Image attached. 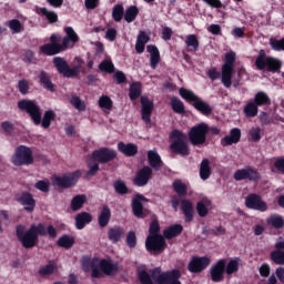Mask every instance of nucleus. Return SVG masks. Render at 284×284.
<instances>
[{"instance_id":"nucleus-1","label":"nucleus","mask_w":284,"mask_h":284,"mask_svg":"<svg viewBox=\"0 0 284 284\" xmlns=\"http://www.w3.org/2000/svg\"><path fill=\"white\" fill-rule=\"evenodd\" d=\"M48 234L50 239H57V229L53 225L45 227L44 223L31 224L27 231L23 224L16 226V236L24 250L37 247L39 236H48Z\"/></svg>"},{"instance_id":"nucleus-2","label":"nucleus","mask_w":284,"mask_h":284,"mask_svg":"<svg viewBox=\"0 0 284 284\" xmlns=\"http://www.w3.org/2000/svg\"><path fill=\"white\" fill-rule=\"evenodd\" d=\"M65 37H61L57 33L50 36V43L40 47V52L45 54V57H54L55 54H61L65 50H70L79 43V34L72 27L64 28Z\"/></svg>"},{"instance_id":"nucleus-3","label":"nucleus","mask_w":284,"mask_h":284,"mask_svg":"<svg viewBox=\"0 0 284 284\" xmlns=\"http://www.w3.org/2000/svg\"><path fill=\"white\" fill-rule=\"evenodd\" d=\"M18 109L21 112H27L30 116L33 125H41L44 130H48L52 125V121H57V113L53 110H48L44 114L41 112V106L37 101L22 99L18 102Z\"/></svg>"},{"instance_id":"nucleus-4","label":"nucleus","mask_w":284,"mask_h":284,"mask_svg":"<svg viewBox=\"0 0 284 284\" xmlns=\"http://www.w3.org/2000/svg\"><path fill=\"white\" fill-rule=\"evenodd\" d=\"M83 272H90L92 278H103L105 276H114L119 272V264H113L106 258L99 261V257H90V255L82 256Z\"/></svg>"},{"instance_id":"nucleus-5","label":"nucleus","mask_w":284,"mask_h":284,"mask_svg":"<svg viewBox=\"0 0 284 284\" xmlns=\"http://www.w3.org/2000/svg\"><path fill=\"white\" fill-rule=\"evenodd\" d=\"M179 94L184 99V101H186V103H190V105L194 106V109L200 112V114H203V116H211L212 112H214L212 105H210V103L205 102L203 99L199 98L194 91L180 88Z\"/></svg>"},{"instance_id":"nucleus-6","label":"nucleus","mask_w":284,"mask_h":284,"mask_svg":"<svg viewBox=\"0 0 284 284\" xmlns=\"http://www.w3.org/2000/svg\"><path fill=\"white\" fill-rule=\"evenodd\" d=\"M255 67L256 70H265L266 72L276 74L281 72V68H283V62L278 58L267 55L265 49H261L255 59Z\"/></svg>"},{"instance_id":"nucleus-7","label":"nucleus","mask_w":284,"mask_h":284,"mask_svg":"<svg viewBox=\"0 0 284 284\" xmlns=\"http://www.w3.org/2000/svg\"><path fill=\"white\" fill-rule=\"evenodd\" d=\"M170 150L179 156H190V146L187 145V135L178 129L170 133Z\"/></svg>"},{"instance_id":"nucleus-8","label":"nucleus","mask_w":284,"mask_h":284,"mask_svg":"<svg viewBox=\"0 0 284 284\" xmlns=\"http://www.w3.org/2000/svg\"><path fill=\"white\" fill-rule=\"evenodd\" d=\"M236 63V53L234 51L226 52L224 63L222 65V84L224 88H232V77H234V64Z\"/></svg>"},{"instance_id":"nucleus-9","label":"nucleus","mask_w":284,"mask_h":284,"mask_svg":"<svg viewBox=\"0 0 284 284\" xmlns=\"http://www.w3.org/2000/svg\"><path fill=\"white\" fill-rule=\"evenodd\" d=\"M209 133H210V125L205 123H200L197 125L192 126L187 133L191 145H194L196 148H201V145H205Z\"/></svg>"},{"instance_id":"nucleus-10","label":"nucleus","mask_w":284,"mask_h":284,"mask_svg":"<svg viewBox=\"0 0 284 284\" xmlns=\"http://www.w3.org/2000/svg\"><path fill=\"white\" fill-rule=\"evenodd\" d=\"M11 163H13L16 168H21V165H32V163H34L32 149L26 145L17 146L14 153L11 156Z\"/></svg>"},{"instance_id":"nucleus-11","label":"nucleus","mask_w":284,"mask_h":284,"mask_svg":"<svg viewBox=\"0 0 284 284\" xmlns=\"http://www.w3.org/2000/svg\"><path fill=\"white\" fill-rule=\"evenodd\" d=\"M53 65L58 73L62 74L64 79H75V77H79V73L81 72V65L70 68L68 61L61 57L53 58Z\"/></svg>"},{"instance_id":"nucleus-12","label":"nucleus","mask_w":284,"mask_h":284,"mask_svg":"<svg viewBox=\"0 0 284 284\" xmlns=\"http://www.w3.org/2000/svg\"><path fill=\"white\" fill-rule=\"evenodd\" d=\"M81 178V171L77 170L71 173H64L62 176H55L53 179V185L61 187L62 190H70L77 185V181Z\"/></svg>"},{"instance_id":"nucleus-13","label":"nucleus","mask_w":284,"mask_h":284,"mask_svg":"<svg viewBox=\"0 0 284 284\" xmlns=\"http://www.w3.org/2000/svg\"><path fill=\"white\" fill-rule=\"evenodd\" d=\"M146 252L150 254H163L168 243L165 242V236L163 235H149L145 240Z\"/></svg>"},{"instance_id":"nucleus-14","label":"nucleus","mask_w":284,"mask_h":284,"mask_svg":"<svg viewBox=\"0 0 284 284\" xmlns=\"http://www.w3.org/2000/svg\"><path fill=\"white\" fill-rule=\"evenodd\" d=\"M233 179L235 181H251L252 183H258V181H261V173H258V170L247 166L235 171Z\"/></svg>"},{"instance_id":"nucleus-15","label":"nucleus","mask_w":284,"mask_h":284,"mask_svg":"<svg viewBox=\"0 0 284 284\" xmlns=\"http://www.w3.org/2000/svg\"><path fill=\"white\" fill-rule=\"evenodd\" d=\"M92 159L97 163H110L116 159V150L110 148H100L92 152Z\"/></svg>"},{"instance_id":"nucleus-16","label":"nucleus","mask_w":284,"mask_h":284,"mask_svg":"<svg viewBox=\"0 0 284 284\" xmlns=\"http://www.w3.org/2000/svg\"><path fill=\"white\" fill-rule=\"evenodd\" d=\"M227 263L226 258L219 260L210 268V277L213 283H223L225 281V265Z\"/></svg>"},{"instance_id":"nucleus-17","label":"nucleus","mask_w":284,"mask_h":284,"mask_svg":"<svg viewBox=\"0 0 284 284\" xmlns=\"http://www.w3.org/2000/svg\"><path fill=\"white\" fill-rule=\"evenodd\" d=\"M245 205L248 210L267 212V202L263 201V197L256 193H251L245 197Z\"/></svg>"},{"instance_id":"nucleus-18","label":"nucleus","mask_w":284,"mask_h":284,"mask_svg":"<svg viewBox=\"0 0 284 284\" xmlns=\"http://www.w3.org/2000/svg\"><path fill=\"white\" fill-rule=\"evenodd\" d=\"M210 265V257L207 256H193L187 265L189 272L191 274H201L204 270H207Z\"/></svg>"},{"instance_id":"nucleus-19","label":"nucleus","mask_w":284,"mask_h":284,"mask_svg":"<svg viewBox=\"0 0 284 284\" xmlns=\"http://www.w3.org/2000/svg\"><path fill=\"white\" fill-rule=\"evenodd\" d=\"M17 201L20 205H22L23 211L28 212V214H32V212H34V209L37 207V200H34L32 193L28 191L22 192L17 197Z\"/></svg>"},{"instance_id":"nucleus-20","label":"nucleus","mask_w":284,"mask_h":284,"mask_svg":"<svg viewBox=\"0 0 284 284\" xmlns=\"http://www.w3.org/2000/svg\"><path fill=\"white\" fill-rule=\"evenodd\" d=\"M152 174H153L152 168L143 166L136 172L135 178L133 179V185H136V187H145V185L150 183V179H152Z\"/></svg>"},{"instance_id":"nucleus-21","label":"nucleus","mask_w":284,"mask_h":284,"mask_svg":"<svg viewBox=\"0 0 284 284\" xmlns=\"http://www.w3.org/2000/svg\"><path fill=\"white\" fill-rule=\"evenodd\" d=\"M148 201V197L144 196L143 194H135L134 197L132 199L131 207L134 216L136 219H145L148 214L143 212V202Z\"/></svg>"},{"instance_id":"nucleus-22","label":"nucleus","mask_w":284,"mask_h":284,"mask_svg":"<svg viewBox=\"0 0 284 284\" xmlns=\"http://www.w3.org/2000/svg\"><path fill=\"white\" fill-rule=\"evenodd\" d=\"M141 116L144 123H152V112H154V102L150 99L142 97L141 98Z\"/></svg>"},{"instance_id":"nucleus-23","label":"nucleus","mask_w":284,"mask_h":284,"mask_svg":"<svg viewBox=\"0 0 284 284\" xmlns=\"http://www.w3.org/2000/svg\"><path fill=\"white\" fill-rule=\"evenodd\" d=\"M180 278L181 271L174 268L172 271L163 272V275L159 278V284H183Z\"/></svg>"},{"instance_id":"nucleus-24","label":"nucleus","mask_w":284,"mask_h":284,"mask_svg":"<svg viewBox=\"0 0 284 284\" xmlns=\"http://www.w3.org/2000/svg\"><path fill=\"white\" fill-rule=\"evenodd\" d=\"M112 220V210L108 204H103L100 213L98 214V225L99 227H108L110 221Z\"/></svg>"},{"instance_id":"nucleus-25","label":"nucleus","mask_w":284,"mask_h":284,"mask_svg":"<svg viewBox=\"0 0 284 284\" xmlns=\"http://www.w3.org/2000/svg\"><path fill=\"white\" fill-rule=\"evenodd\" d=\"M241 141V129L234 128L230 131V135H226L221 139V145L227 148L234 145Z\"/></svg>"},{"instance_id":"nucleus-26","label":"nucleus","mask_w":284,"mask_h":284,"mask_svg":"<svg viewBox=\"0 0 284 284\" xmlns=\"http://www.w3.org/2000/svg\"><path fill=\"white\" fill-rule=\"evenodd\" d=\"M146 52L151 54L150 57V65L152 70H156L159 63H161V52H159V48L154 44L146 45Z\"/></svg>"},{"instance_id":"nucleus-27","label":"nucleus","mask_w":284,"mask_h":284,"mask_svg":"<svg viewBox=\"0 0 284 284\" xmlns=\"http://www.w3.org/2000/svg\"><path fill=\"white\" fill-rule=\"evenodd\" d=\"M118 150L121 154H124V156H136L139 154V146L134 143L125 144L124 142H119Z\"/></svg>"},{"instance_id":"nucleus-28","label":"nucleus","mask_w":284,"mask_h":284,"mask_svg":"<svg viewBox=\"0 0 284 284\" xmlns=\"http://www.w3.org/2000/svg\"><path fill=\"white\" fill-rule=\"evenodd\" d=\"M125 236L123 226H113L108 230V239L111 243H119Z\"/></svg>"},{"instance_id":"nucleus-29","label":"nucleus","mask_w":284,"mask_h":284,"mask_svg":"<svg viewBox=\"0 0 284 284\" xmlns=\"http://www.w3.org/2000/svg\"><path fill=\"white\" fill-rule=\"evenodd\" d=\"M182 212L185 217V223H192L194 221V206L190 200H182L181 201Z\"/></svg>"},{"instance_id":"nucleus-30","label":"nucleus","mask_w":284,"mask_h":284,"mask_svg":"<svg viewBox=\"0 0 284 284\" xmlns=\"http://www.w3.org/2000/svg\"><path fill=\"white\" fill-rule=\"evenodd\" d=\"M181 234H183V225L181 224H173L163 231V236L168 241L176 239V236H181Z\"/></svg>"},{"instance_id":"nucleus-31","label":"nucleus","mask_w":284,"mask_h":284,"mask_svg":"<svg viewBox=\"0 0 284 284\" xmlns=\"http://www.w3.org/2000/svg\"><path fill=\"white\" fill-rule=\"evenodd\" d=\"M148 161L149 165H151L155 172H159V170L163 168V160H161V155H159L156 151L151 150L148 152Z\"/></svg>"},{"instance_id":"nucleus-32","label":"nucleus","mask_w":284,"mask_h":284,"mask_svg":"<svg viewBox=\"0 0 284 284\" xmlns=\"http://www.w3.org/2000/svg\"><path fill=\"white\" fill-rule=\"evenodd\" d=\"M38 79L44 90H48L49 92H54V83H52V78L50 77V73L42 70L40 71Z\"/></svg>"},{"instance_id":"nucleus-33","label":"nucleus","mask_w":284,"mask_h":284,"mask_svg":"<svg viewBox=\"0 0 284 284\" xmlns=\"http://www.w3.org/2000/svg\"><path fill=\"white\" fill-rule=\"evenodd\" d=\"M92 223V214L88 212H81L75 215V227L77 230H83L85 225Z\"/></svg>"},{"instance_id":"nucleus-34","label":"nucleus","mask_w":284,"mask_h":284,"mask_svg":"<svg viewBox=\"0 0 284 284\" xmlns=\"http://www.w3.org/2000/svg\"><path fill=\"white\" fill-rule=\"evenodd\" d=\"M88 203V196L85 194H78L73 196L70 203L72 212H79L83 209V205Z\"/></svg>"},{"instance_id":"nucleus-35","label":"nucleus","mask_w":284,"mask_h":284,"mask_svg":"<svg viewBox=\"0 0 284 284\" xmlns=\"http://www.w3.org/2000/svg\"><path fill=\"white\" fill-rule=\"evenodd\" d=\"M59 266H57V263L50 262L49 264L41 266L38 271V274L39 276H41V278H47V276H52V274H57Z\"/></svg>"},{"instance_id":"nucleus-36","label":"nucleus","mask_w":284,"mask_h":284,"mask_svg":"<svg viewBox=\"0 0 284 284\" xmlns=\"http://www.w3.org/2000/svg\"><path fill=\"white\" fill-rule=\"evenodd\" d=\"M212 176V166H210V160L203 159L200 163V179L202 181H207Z\"/></svg>"},{"instance_id":"nucleus-37","label":"nucleus","mask_w":284,"mask_h":284,"mask_svg":"<svg viewBox=\"0 0 284 284\" xmlns=\"http://www.w3.org/2000/svg\"><path fill=\"white\" fill-rule=\"evenodd\" d=\"M253 102L257 104V108H263V105H271L272 100L270 99V95H267L264 91H258L254 98Z\"/></svg>"},{"instance_id":"nucleus-38","label":"nucleus","mask_w":284,"mask_h":284,"mask_svg":"<svg viewBox=\"0 0 284 284\" xmlns=\"http://www.w3.org/2000/svg\"><path fill=\"white\" fill-rule=\"evenodd\" d=\"M243 113L246 119H254V116L258 115V106L254 101H248L246 105L243 108Z\"/></svg>"},{"instance_id":"nucleus-39","label":"nucleus","mask_w":284,"mask_h":284,"mask_svg":"<svg viewBox=\"0 0 284 284\" xmlns=\"http://www.w3.org/2000/svg\"><path fill=\"white\" fill-rule=\"evenodd\" d=\"M267 225L274 227V230H283L284 219L278 214H272L266 220Z\"/></svg>"},{"instance_id":"nucleus-40","label":"nucleus","mask_w":284,"mask_h":284,"mask_svg":"<svg viewBox=\"0 0 284 284\" xmlns=\"http://www.w3.org/2000/svg\"><path fill=\"white\" fill-rule=\"evenodd\" d=\"M57 245L59 247H63L64 250H72V247H74V237L64 234L58 239Z\"/></svg>"},{"instance_id":"nucleus-41","label":"nucleus","mask_w":284,"mask_h":284,"mask_svg":"<svg viewBox=\"0 0 284 284\" xmlns=\"http://www.w3.org/2000/svg\"><path fill=\"white\" fill-rule=\"evenodd\" d=\"M38 14H41L42 17H45L47 21H49V23H57V21H59V14H57V12L54 11H50L48 10V8L43 7V8H39L37 10Z\"/></svg>"},{"instance_id":"nucleus-42","label":"nucleus","mask_w":284,"mask_h":284,"mask_svg":"<svg viewBox=\"0 0 284 284\" xmlns=\"http://www.w3.org/2000/svg\"><path fill=\"white\" fill-rule=\"evenodd\" d=\"M212 205V201L205 199L201 200L196 203V212L201 219H205L207 216L210 210H207V206Z\"/></svg>"},{"instance_id":"nucleus-43","label":"nucleus","mask_w":284,"mask_h":284,"mask_svg":"<svg viewBox=\"0 0 284 284\" xmlns=\"http://www.w3.org/2000/svg\"><path fill=\"white\" fill-rule=\"evenodd\" d=\"M123 17H125V8H123V4L121 3L115 4L112 9L113 21H115V23H121Z\"/></svg>"},{"instance_id":"nucleus-44","label":"nucleus","mask_w":284,"mask_h":284,"mask_svg":"<svg viewBox=\"0 0 284 284\" xmlns=\"http://www.w3.org/2000/svg\"><path fill=\"white\" fill-rule=\"evenodd\" d=\"M136 17H139L138 6H131L124 12V21H126V23H132V21L136 20Z\"/></svg>"},{"instance_id":"nucleus-45","label":"nucleus","mask_w":284,"mask_h":284,"mask_svg":"<svg viewBox=\"0 0 284 284\" xmlns=\"http://www.w3.org/2000/svg\"><path fill=\"white\" fill-rule=\"evenodd\" d=\"M171 108L175 114H185V104L176 97L171 98Z\"/></svg>"},{"instance_id":"nucleus-46","label":"nucleus","mask_w":284,"mask_h":284,"mask_svg":"<svg viewBox=\"0 0 284 284\" xmlns=\"http://www.w3.org/2000/svg\"><path fill=\"white\" fill-rule=\"evenodd\" d=\"M185 44L189 47L187 52H197L199 39L194 34H189L185 40Z\"/></svg>"},{"instance_id":"nucleus-47","label":"nucleus","mask_w":284,"mask_h":284,"mask_svg":"<svg viewBox=\"0 0 284 284\" xmlns=\"http://www.w3.org/2000/svg\"><path fill=\"white\" fill-rule=\"evenodd\" d=\"M239 261H241V258L235 257L225 265L224 272L226 276H232V274H236V272H239Z\"/></svg>"},{"instance_id":"nucleus-48","label":"nucleus","mask_w":284,"mask_h":284,"mask_svg":"<svg viewBox=\"0 0 284 284\" xmlns=\"http://www.w3.org/2000/svg\"><path fill=\"white\" fill-rule=\"evenodd\" d=\"M114 191L116 194H120V196H124V194H130V189H128V184H125V181L118 180L113 183Z\"/></svg>"},{"instance_id":"nucleus-49","label":"nucleus","mask_w":284,"mask_h":284,"mask_svg":"<svg viewBox=\"0 0 284 284\" xmlns=\"http://www.w3.org/2000/svg\"><path fill=\"white\" fill-rule=\"evenodd\" d=\"M139 97H141V83L133 82L129 89V99L131 101H136Z\"/></svg>"},{"instance_id":"nucleus-50","label":"nucleus","mask_w":284,"mask_h":284,"mask_svg":"<svg viewBox=\"0 0 284 284\" xmlns=\"http://www.w3.org/2000/svg\"><path fill=\"white\" fill-rule=\"evenodd\" d=\"M270 260L275 265H284V251H272L270 253Z\"/></svg>"},{"instance_id":"nucleus-51","label":"nucleus","mask_w":284,"mask_h":284,"mask_svg":"<svg viewBox=\"0 0 284 284\" xmlns=\"http://www.w3.org/2000/svg\"><path fill=\"white\" fill-rule=\"evenodd\" d=\"M173 190L179 196H185V194H187V185L181 180H175L173 182Z\"/></svg>"},{"instance_id":"nucleus-52","label":"nucleus","mask_w":284,"mask_h":284,"mask_svg":"<svg viewBox=\"0 0 284 284\" xmlns=\"http://www.w3.org/2000/svg\"><path fill=\"white\" fill-rule=\"evenodd\" d=\"M268 43L274 52H284V38L280 40L276 38H271Z\"/></svg>"},{"instance_id":"nucleus-53","label":"nucleus","mask_w":284,"mask_h":284,"mask_svg":"<svg viewBox=\"0 0 284 284\" xmlns=\"http://www.w3.org/2000/svg\"><path fill=\"white\" fill-rule=\"evenodd\" d=\"M99 70H101V72H108V74H113L114 63L111 60H103L99 64Z\"/></svg>"},{"instance_id":"nucleus-54","label":"nucleus","mask_w":284,"mask_h":284,"mask_svg":"<svg viewBox=\"0 0 284 284\" xmlns=\"http://www.w3.org/2000/svg\"><path fill=\"white\" fill-rule=\"evenodd\" d=\"M161 224L158 220H153L149 227V236H162L161 235Z\"/></svg>"},{"instance_id":"nucleus-55","label":"nucleus","mask_w":284,"mask_h":284,"mask_svg":"<svg viewBox=\"0 0 284 284\" xmlns=\"http://www.w3.org/2000/svg\"><path fill=\"white\" fill-rule=\"evenodd\" d=\"M70 103L75 110H79V112H85V102L81 101V98L73 95Z\"/></svg>"},{"instance_id":"nucleus-56","label":"nucleus","mask_w":284,"mask_h":284,"mask_svg":"<svg viewBox=\"0 0 284 284\" xmlns=\"http://www.w3.org/2000/svg\"><path fill=\"white\" fill-rule=\"evenodd\" d=\"M9 28L12 31V34H19L23 30V26L19 19H12L9 21Z\"/></svg>"},{"instance_id":"nucleus-57","label":"nucleus","mask_w":284,"mask_h":284,"mask_svg":"<svg viewBox=\"0 0 284 284\" xmlns=\"http://www.w3.org/2000/svg\"><path fill=\"white\" fill-rule=\"evenodd\" d=\"M206 74L211 81H216L217 79H221V81H223V71L219 72V69H216V67L209 69Z\"/></svg>"},{"instance_id":"nucleus-58","label":"nucleus","mask_w":284,"mask_h":284,"mask_svg":"<svg viewBox=\"0 0 284 284\" xmlns=\"http://www.w3.org/2000/svg\"><path fill=\"white\" fill-rule=\"evenodd\" d=\"M36 190H39L40 192H44V194H48L50 192V182L45 180H39L34 184Z\"/></svg>"},{"instance_id":"nucleus-59","label":"nucleus","mask_w":284,"mask_h":284,"mask_svg":"<svg viewBox=\"0 0 284 284\" xmlns=\"http://www.w3.org/2000/svg\"><path fill=\"white\" fill-rule=\"evenodd\" d=\"M99 106L102 110H110L112 108V99H110V97L108 95H102L99 99Z\"/></svg>"},{"instance_id":"nucleus-60","label":"nucleus","mask_w":284,"mask_h":284,"mask_svg":"<svg viewBox=\"0 0 284 284\" xmlns=\"http://www.w3.org/2000/svg\"><path fill=\"white\" fill-rule=\"evenodd\" d=\"M18 90L20 94L26 95L28 94L30 90V82L26 79L19 80L18 81Z\"/></svg>"},{"instance_id":"nucleus-61","label":"nucleus","mask_w":284,"mask_h":284,"mask_svg":"<svg viewBox=\"0 0 284 284\" xmlns=\"http://www.w3.org/2000/svg\"><path fill=\"white\" fill-rule=\"evenodd\" d=\"M126 245L128 247H130L131 250H134V247H136V233L134 231H130L126 234Z\"/></svg>"},{"instance_id":"nucleus-62","label":"nucleus","mask_w":284,"mask_h":284,"mask_svg":"<svg viewBox=\"0 0 284 284\" xmlns=\"http://www.w3.org/2000/svg\"><path fill=\"white\" fill-rule=\"evenodd\" d=\"M89 172H87V176H97V173L99 172V162H94L93 164L89 163L88 164Z\"/></svg>"},{"instance_id":"nucleus-63","label":"nucleus","mask_w":284,"mask_h":284,"mask_svg":"<svg viewBox=\"0 0 284 284\" xmlns=\"http://www.w3.org/2000/svg\"><path fill=\"white\" fill-rule=\"evenodd\" d=\"M1 128L6 134H11L14 132V124L10 121H3L1 122Z\"/></svg>"},{"instance_id":"nucleus-64","label":"nucleus","mask_w":284,"mask_h":284,"mask_svg":"<svg viewBox=\"0 0 284 284\" xmlns=\"http://www.w3.org/2000/svg\"><path fill=\"white\" fill-rule=\"evenodd\" d=\"M273 165L280 174H284V158H277Z\"/></svg>"}]
</instances>
